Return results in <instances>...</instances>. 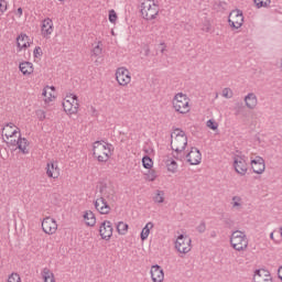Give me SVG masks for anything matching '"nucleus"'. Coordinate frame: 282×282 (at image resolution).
<instances>
[{"label":"nucleus","instance_id":"1","mask_svg":"<svg viewBox=\"0 0 282 282\" xmlns=\"http://www.w3.org/2000/svg\"><path fill=\"white\" fill-rule=\"evenodd\" d=\"M99 193L102 196L95 200V208L98 210V213H100V215H109V213H111V206H109V203L116 204L118 197L113 195V191H107V184L99 186Z\"/></svg>","mask_w":282,"mask_h":282},{"label":"nucleus","instance_id":"2","mask_svg":"<svg viewBox=\"0 0 282 282\" xmlns=\"http://www.w3.org/2000/svg\"><path fill=\"white\" fill-rule=\"evenodd\" d=\"M7 128L2 129V133H4L7 140H10V138H17V133H19V138L18 139H12L10 140L12 147H18V149L24 154L28 155V153H30V151H28V145L30 144V142L28 141V139L25 138H21V132L13 130L11 133L6 132L9 129H12V127H14V123L10 122L7 123L6 126Z\"/></svg>","mask_w":282,"mask_h":282},{"label":"nucleus","instance_id":"3","mask_svg":"<svg viewBox=\"0 0 282 282\" xmlns=\"http://www.w3.org/2000/svg\"><path fill=\"white\" fill-rule=\"evenodd\" d=\"M140 13L145 21H155L160 14V6L155 0H141Z\"/></svg>","mask_w":282,"mask_h":282},{"label":"nucleus","instance_id":"4","mask_svg":"<svg viewBox=\"0 0 282 282\" xmlns=\"http://www.w3.org/2000/svg\"><path fill=\"white\" fill-rule=\"evenodd\" d=\"M171 149L174 151V153L185 151L186 145L188 144V138L186 137V132H184V130L176 128L171 134Z\"/></svg>","mask_w":282,"mask_h":282},{"label":"nucleus","instance_id":"5","mask_svg":"<svg viewBox=\"0 0 282 282\" xmlns=\"http://www.w3.org/2000/svg\"><path fill=\"white\" fill-rule=\"evenodd\" d=\"M111 143H106L105 141H95L93 144V155L98 160V162H108L111 158Z\"/></svg>","mask_w":282,"mask_h":282},{"label":"nucleus","instance_id":"6","mask_svg":"<svg viewBox=\"0 0 282 282\" xmlns=\"http://www.w3.org/2000/svg\"><path fill=\"white\" fill-rule=\"evenodd\" d=\"M230 243L234 250L241 252L248 249V237L246 232L241 230H236L231 234Z\"/></svg>","mask_w":282,"mask_h":282},{"label":"nucleus","instance_id":"7","mask_svg":"<svg viewBox=\"0 0 282 282\" xmlns=\"http://www.w3.org/2000/svg\"><path fill=\"white\" fill-rule=\"evenodd\" d=\"M191 243L192 240L188 236L180 235L175 241V249L181 254H188V251L191 250Z\"/></svg>","mask_w":282,"mask_h":282},{"label":"nucleus","instance_id":"8","mask_svg":"<svg viewBox=\"0 0 282 282\" xmlns=\"http://www.w3.org/2000/svg\"><path fill=\"white\" fill-rule=\"evenodd\" d=\"M116 80L121 87H127L131 83V72L127 67H119L116 70Z\"/></svg>","mask_w":282,"mask_h":282},{"label":"nucleus","instance_id":"9","mask_svg":"<svg viewBox=\"0 0 282 282\" xmlns=\"http://www.w3.org/2000/svg\"><path fill=\"white\" fill-rule=\"evenodd\" d=\"M229 25L234 30H239L243 25V12L241 10H234L229 13Z\"/></svg>","mask_w":282,"mask_h":282},{"label":"nucleus","instance_id":"10","mask_svg":"<svg viewBox=\"0 0 282 282\" xmlns=\"http://www.w3.org/2000/svg\"><path fill=\"white\" fill-rule=\"evenodd\" d=\"M99 235L105 241H109V239L113 237V226L111 225V221L105 220L100 224Z\"/></svg>","mask_w":282,"mask_h":282},{"label":"nucleus","instance_id":"11","mask_svg":"<svg viewBox=\"0 0 282 282\" xmlns=\"http://www.w3.org/2000/svg\"><path fill=\"white\" fill-rule=\"evenodd\" d=\"M42 229L46 235H54L58 230V225L54 218L46 217L42 221Z\"/></svg>","mask_w":282,"mask_h":282},{"label":"nucleus","instance_id":"12","mask_svg":"<svg viewBox=\"0 0 282 282\" xmlns=\"http://www.w3.org/2000/svg\"><path fill=\"white\" fill-rule=\"evenodd\" d=\"M245 156H235L234 169L238 175H246L248 173V163H246Z\"/></svg>","mask_w":282,"mask_h":282},{"label":"nucleus","instance_id":"13","mask_svg":"<svg viewBox=\"0 0 282 282\" xmlns=\"http://www.w3.org/2000/svg\"><path fill=\"white\" fill-rule=\"evenodd\" d=\"M54 32V21L52 19L46 18L42 21L41 25V34L43 39H50Z\"/></svg>","mask_w":282,"mask_h":282},{"label":"nucleus","instance_id":"14","mask_svg":"<svg viewBox=\"0 0 282 282\" xmlns=\"http://www.w3.org/2000/svg\"><path fill=\"white\" fill-rule=\"evenodd\" d=\"M187 162L195 166L202 164V152L197 148H192V150L186 154Z\"/></svg>","mask_w":282,"mask_h":282},{"label":"nucleus","instance_id":"15","mask_svg":"<svg viewBox=\"0 0 282 282\" xmlns=\"http://www.w3.org/2000/svg\"><path fill=\"white\" fill-rule=\"evenodd\" d=\"M32 45V42L30 41V36L25 33H20L17 37V47L18 52H23L28 50Z\"/></svg>","mask_w":282,"mask_h":282},{"label":"nucleus","instance_id":"16","mask_svg":"<svg viewBox=\"0 0 282 282\" xmlns=\"http://www.w3.org/2000/svg\"><path fill=\"white\" fill-rule=\"evenodd\" d=\"M42 96L44 98L45 105H50V102H54V100H56V87L45 86L43 88Z\"/></svg>","mask_w":282,"mask_h":282},{"label":"nucleus","instance_id":"17","mask_svg":"<svg viewBox=\"0 0 282 282\" xmlns=\"http://www.w3.org/2000/svg\"><path fill=\"white\" fill-rule=\"evenodd\" d=\"M251 169L257 175H261L265 171V161L261 156H256L251 160Z\"/></svg>","mask_w":282,"mask_h":282},{"label":"nucleus","instance_id":"18","mask_svg":"<svg viewBox=\"0 0 282 282\" xmlns=\"http://www.w3.org/2000/svg\"><path fill=\"white\" fill-rule=\"evenodd\" d=\"M253 282H272L270 271L258 269L254 271Z\"/></svg>","mask_w":282,"mask_h":282},{"label":"nucleus","instance_id":"19","mask_svg":"<svg viewBox=\"0 0 282 282\" xmlns=\"http://www.w3.org/2000/svg\"><path fill=\"white\" fill-rule=\"evenodd\" d=\"M191 98L186 94L178 93L173 98V107H188Z\"/></svg>","mask_w":282,"mask_h":282},{"label":"nucleus","instance_id":"20","mask_svg":"<svg viewBox=\"0 0 282 282\" xmlns=\"http://www.w3.org/2000/svg\"><path fill=\"white\" fill-rule=\"evenodd\" d=\"M150 273L153 282L164 281V270L159 264L152 265Z\"/></svg>","mask_w":282,"mask_h":282},{"label":"nucleus","instance_id":"21","mask_svg":"<svg viewBox=\"0 0 282 282\" xmlns=\"http://www.w3.org/2000/svg\"><path fill=\"white\" fill-rule=\"evenodd\" d=\"M19 69L23 76H32L34 74V64L31 62H21Z\"/></svg>","mask_w":282,"mask_h":282},{"label":"nucleus","instance_id":"22","mask_svg":"<svg viewBox=\"0 0 282 282\" xmlns=\"http://www.w3.org/2000/svg\"><path fill=\"white\" fill-rule=\"evenodd\" d=\"M78 96L75 94H68L65 96L63 107H78Z\"/></svg>","mask_w":282,"mask_h":282},{"label":"nucleus","instance_id":"23","mask_svg":"<svg viewBox=\"0 0 282 282\" xmlns=\"http://www.w3.org/2000/svg\"><path fill=\"white\" fill-rule=\"evenodd\" d=\"M58 165L55 163H47L46 164V175L47 177H53V180H56L61 173L58 172Z\"/></svg>","mask_w":282,"mask_h":282},{"label":"nucleus","instance_id":"24","mask_svg":"<svg viewBox=\"0 0 282 282\" xmlns=\"http://www.w3.org/2000/svg\"><path fill=\"white\" fill-rule=\"evenodd\" d=\"M84 219L86 221V226L94 227L96 226V215L91 210H87L84 214Z\"/></svg>","mask_w":282,"mask_h":282},{"label":"nucleus","instance_id":"25","mask_svg":"<svg viewBox=\"0 0 282 282\" xmlns=\"http://www.w3.org/2000/svg\"><path fill=\"white\" fill-rule=\"evenodd\" d=\"M236 116H242V118L250 120V118H252V108L240 107L238 108Z\"/></svg>","mask_w":282,"mask_h":282},{"label":"nucleus","instance_id":"26","mask_svg":"<svg viewBox=\"0 0 282 282\" xmlns=\"http://www.w3.org/2000/svg\"><path fill=\"white\" fill-rule=\"evenodd\" d=\"M245 102L247 107H257V95L254 93L248 94L245 97Z\"/></svg>","mask_w":282,"mask_h":282},{"label":"nucleus","instance_id":"27","mask_svg":"<svg viewBox=\"0 0 282 282\" xmlns=\"http://www.w3.org/2000/svg\"><path fill=\"white\" fill-rule=\"evenodd\" d=\"M42 276L44 279V282H55L54 273H52V271H50L48 268H44L43 269Z\"/></svg>","mask_w":282,"mask_h":282},{"label":"nucleus","instance_id":"28","mask_svg":"<svg viewBox=\"0 0 282 282\" xmlns=\"http://www.w3.org/2000/svg\"><path fill=\"white\" fill-rule=\"evenodd\" d=\"M100 55H102V41H99L91 50V56H95V58Z\"/></svg>","mask_w":282,"mask_h":282},{"label":"nucleus","instance_id":"29","mask_svg":"<svg viewBox=\"0 0 282 282\" xmlns=\"http://www.w3.org/2000/svg\"><path fill=\"white\" fill-rule=\"evenodd\" d=\"M166 167L170 173H175L177 171V162L173 159L166 161Z\"/></svg>","mask_w":282,"mask_h":282},{"label":"nucleus","instance_id":"30","mask_svg":"<svg viewBox=\"0 0 282 282\" xmlns=\"http://www.w3.org/2000/svg\"><path fill=\"white\" fill-rule=\"evenodd\" d=\"M129 230V225L123 223V221H120L118 225H117V232L119 235H127Z\"/></svg>","mask_w":282,"mask_h":282},{"label":"nucleus","instance_id":"31","mask_svg":"<svg viewBox=\"0 0 282 282\" xmlns=\"http://www.w3.org/2000/svg\"><path fill=\"white\" fill-rule=\"evenodd\" d=\"M143 169H153V159L149 155H144L142 159Z\"/></svg>","mask_w":282,"mask_h":282},{"label":"nucleus","instance_id":"32","mask_svg":"<svg viewBox=\"0 0 282 282\" xmlns=\"http://www.w3.org/2000/svg\"><path fill=\"white\" fill-rule=\"evenodd\" d=\"M272 0H254L257 8H270Z\"/></svg>","mask_w":282,"mask_h":282},{"label":"nucleus","instance_id":"33","mask_svg":"<svg viewBox=\"0 0 282 282\" xmlns=\"http://www.w3.org/2000/svg\"><path fill=\"white\" fill-rule=\"evenodd\" d=\"M145 176H147V180H149V182H155V180L158 178V172L153 169H149Z\"/></svg>","mask_w":282,"mask_h":282},{"label":"nucleus","instance_id":"34","mask_svg":"<svg viewBox=\"0 0 282 282\" xmlns=\"http://www.w3.org/2000/svg\"><path fill=\"white\" fill-rule=\"evenodd\" d=\"M153 199L156 204H164V192L163 191H156V194H155Z\"/></svg>","mask_w":282,"mask_h":282},{"label":"nucleus","instance_id":"35","mask_svg":"<svg viewBox=\"0 0 282 282\" xmlns=\"http://www.w3.org/2000/svg\"><path fill=\"white\" fill-rule=\"evenodd\" d=\"M108 19H109L110 23H113V25H116V23L118 21V13H116V10L112 9L109 11Z\"/></svg>","mask_w":282,"mask_h":282},{"label":"nucleus","instance_id":"36","mask_svg":"<svg viewBox=\"0 0 282 282\" xmlns=\"http://www.w3.org/2000/svg\"><path fill=\"white\" fill-rule=\"evenodd\" d=\"M149 235H151V230L149 229V227H143L140 235L141 241H147V239H149Z\"/></svg>","mask_w":282,"mask_h":282},{"label":"nucleus","instance_id":"37","mask_svg":"<svg viewBox=\"0 0 282 282\" xmlns=\"http://www.w3.org/2000/svg\"><path fill=\"white\" fill-rule=\"evenodd\" d=\"M207 127L208 129H212V131H217V129H219V123H217L215 119H209L207 121Z\"/></svg>","mask_w":282,"mask_h":282},{"label":"nucleus","instance_id":"38","mask_svg":"<svg viewBox=\"0 0 282 282\" xmlns=\"http://www.w3.org/2000/svg\"><path fill=\"white\" fill-rule=\"evenodd\" d=\"M63 111L67 113V116H74V113H78V107L63 108Z\"/></svg>","mask_w":282,"mask_h":282},{"label":"nucleus","instance_id":"39","mask_svg":"<svg viewBox=\"0 0 282 282\" xmlns=\"http://www.w3.org/2000/svg\"><path fill=\"white\" fill-rule=\"evenodd\" d=\"M173 158L174 160H180L181 162L183 160H186V155L184 154V151L173 153Z\"/></svg>","mask_w":282,"mask_h":282},{"label":"nucleus","instance_id":"40","mask_svg":"<svg viewBox=\"0 0 282 282\" xmlns=\"http://www.w3.org/2000/svg\"><path fill=\"white\" fill-rule=\"evenodd\" d=\"M8 282H21V275L18 273H12L9 275Z\"/></svg>","mask_w":282,"mask_h":282},{"label":"nucleus","instance_id":"41","mask_svg":"<svg viewBox=\"0 0 282 282\" xmlns=\"http://www.w3.org/2000/svg\"><path fill=\"white\" fill-rule=\"evenodd\" d=\"M0 12L3 14L4 12H8V1L0 0Z\"/></svg>","mask_w":282,"mask_h":282},{"label":"nucleus","instance_id":"42","mask_svg":"<svg viewBox=\"0 0 282 282\" xmlns=\"http://www.w3.org/2000/svg\"><path fill=\"white\" fill-rule=\"evenodd\" d=\"M33 55L35 58H41V56H43V50L41 48V46H36L34 48Z\"/></svg>","mask_w":282,"mask_h":282},{"label":"nucleus","instance_id":"43","mask_svg":"<svg viewBox=\"0 0 282 282\" xmlns=\"http://www.w3.org/2000/svg\"><path fill=\"white\" fill-rule=\"evenodd\" d=\"M197 232L200 235L206 232V221H202L197 227H196Z\"/></svg>","mask_w":282,"mask_h":282},{"label":"nucleus","instance_id":"44","mask_svg":"<svg viewBox=\"0 0 282 282\" xmlns=\"http://www.w3.org/2000/svg\"><path fill=\"white\" fill-rule=\"evenodd\" d=\"M223 96H224V98H232V89L224 88L223 89Z\"/></svg>","mask_w":282,"mask_h":282},{"label":"nucleus","instance_id":"45","mask_svg":"<svg viewBox=\"0 0 282 282\" xmlns=\"http://www.w3.org/2000/svg\"><path fill=\"white\" fill-rule=\"evenodd\" d=\"M35 113H36L39 120H41V121L45 120V110L39 109L35 111Z\"/></svg>","mask_w":282,"mask_h":282},{"label":"nucleus","instance_id":"46","mask_svg":"<svg viewBox=\"0 0 282 282\" xmlns=\"http://www.w3.org/2000/svg\"><path fill=\"white\" fill-rule=\"evenodd\" d=\"M175 111H177L178 113H188V111H191V108H188V107H178V108H175Z\"/></svg>","mask_w":282,"mask_h":282},{"label":"nucleus","instance_id":"47","mask_svg":"<svg viewBox=\"0 0 282 282\" xmlns=\"http://www.w3.org/2000/svg\"><path fill=\"white\" fill-rule=\"evenodd\" d=\"M15 17H18V19H21L23 17V8H18L17 11H14Z\"/></svg>","mask_w":282,"mask_h":282},{"label":"nucleus","instance_id":"48","mask_svg":"<svg viewBox=\"0 0 282 282\" xmlns=\"http://www.w3.org/2000/svg\"><path fill=\"white\" fill-rule=\"evenodd\" d=\"M144 227L148 228V230H151L153 229V223L150 221Z\"/></svg>","mask_w":282,"mask_h":282},{"label":"nucleus","instance_id":"49","mask_svg":"<svg viewBox=\"0 0 282 282\" xmlns=\"http://www.w3.org/2000/svg\"><path fill=\"white\" fill-rule=\"evenodd\" d=\"M205 32H208L210 30V24H207L206 29H203Z\"/></svg>","mask_w":282,"mask_h":282},{"label":"nucleus","instance_id":"50","mask_svg":"<svg viewBox=\"0 0 282 282\" xmlns=\"http://www.w3.org/2000/svg\"><path fill=\"white\" fill-rule=\"evenodd\" d=\"M279 69L282 72V58H281L280 64H279Z\"/></svg>","mask_w":282,"mask_h":282},{"label":"nucleus","instance_id":"51","mask_svg":"<svg viewBox=\"0 0 282 282\" xmlns=\"http://www.w3.org/2000/svg\"><path fill=\"white\" fill-rule=\"evenodd\" d=\"M237 206H241V204H239V202H235L234 207H237Z\"/></svg>","mask_w":282,"mask_h":282},{"label":"nucleus","instance_id":"52","mask_svg":"<svg viewBox=\"0 0 282 282\" xmlns=\"http://www.w3.org/2000/svg\"><path fill=\"white\" fill-rule=\"evenodd\" d=\"M225 224H227V226H230L231 220H230V219H228V220H226V221H225Z\"/></svg>","mask_w":282,"mask_h":282},{"label":"nucleus","instance_id":"53","mask_svg":"<svg viewBox=\"0 0 282 282\" xmlns=\"http://www.w3.org/2000/svg\"><path fill=\"white\" fill-rule=\"evenodd\" d=\"M270 239H274V232L270 234Z\"/></svg>","mask_w":282,"mask_h":282},{"label":"nucleus","instance_id":"54","mask_svg":"<svg viewBox=\"0 0 282 282\" xmlns=\"http://www.w3.org/2000/svg\"><path fill=\"white\" fill-rule=\"evenodd\" d=\"M280 235H281V237H282V227L280 228Z\"/></svg>","mask_w":282,"mask_h":282},{"label":"nucleus","instance_id":"55","mask_svg":"<svg viewBox=\"0 0 282 282\" xmlns=\"http://www.w3.org/2000/svg\"><path fill=\"white\" fill-rule=\"evenodd\" d=\"M235 199H237V196H234V197H232V200H234V202H235Z\"/></svg>","mask_w":282,"mask_h":282},{"label":"nucleus","instance_id":"56","mask_svg":"<svg viewBox=\"0 0 282 282\" xmlns=\"http://www.w3.org/2000/svg\"><path fill=\"white\" fill-rule=\"evenodd\" d=\"M58 1H61V2H65V1H67V0H58Z\"/></svg>","mask_w":282,"mask_h":282},{"label":"nucleus","instance_id":"57","mask_svg":"<svg viewBox=\"0 0 282 282\" xmlns=\"http://www.w3.org/2000/svg\"><path fill=\"white\" fill-rule=\"evenodd\" d=\"M147 54H149V48H147Z\"/></svg>","mask_w":282,"mask_h":282},{"label":"nucleus","instance_id":"58","mask_svg":"<svg viewBox=\"0 0 282 282\" xmlns=\"http://www.w3.org/2000/svg\"><path fill=\"white\" fill-rule=\"evenodd\" d=\"M111 34L113 35V34H115V32H113V31H111Z\"/></svg>","mask_w":282,"mask_h":282},{"label":"nucleus","instance_id":"59","mask_svg":"<svg viewBox=\"0 0 282 282\" xmlns=\"http://www.w3.org/2000/svg\"><path fill=\"white\" fill-rule=\"evenodd\" d=\"M162 53H164V48H162V51H161Z\"/></svg>","mask_w":282,"mask_h":282},{"label":"nucleus","instance_id":"60","mask_svg":"<svg viewBox=\"0 0 282 282\" xmlns=\"http://www.w3.org/2000/svg\"><path fill=\"white\" fill-rule=\"evenodd\" d=\"M91 110H93V111H95V109H94V108H91Z\"/></svg>","mask_w":282,"mask_h":282}]
</instances>
